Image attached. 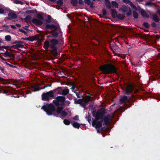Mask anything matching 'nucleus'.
<instances>
[{
	"label": "nucleus",
	"instance_id": "c03bdc74",
	"mask_svg": "<svg viewBox=\"0 0 160 160\" xmlns=\"http://www.w3.org/2000/svg\"><path fill=\"white\" fill-rule=\"evenodd\" d=\"M143 26L146 28H149V25L147 22H144L143 23Z\"/></svg>",
	"mask_w": 160,
	"mask_h": 160
},
{
	"label": "nucleus",
	"instance_id": "338daca9",
	"mask_svg": "<svg viewBox=\"0 0 160 160\" xmlns=\"http://www.w3.org/2000/svg\"><path fill=\"white\" fill-rule=\"evenodd\" d=\"M65 105H67L68 106H69V105L70 103V102L68 101H65Z\"/></svg>",
	"mask_w": 160,
	"mask_h": 160
},
{
	"label": "nucleus",
	"instance_id": "aec40b11",
	"mask_svg": "<svg viewBox=\"0 0 160 160\" xmlns=\"http://www.w3.org/2000/svg\"><path fill=\"white\" fill-rule=\"evenodd\" d=\"M8 15L11 18L10 19H16L17 17V14L14 12H10L8 14Z\"/></svg>",
	"mask_w": 160,
	"mask_h": 160
},
{
	"label": "nucleus",
	"instance_id": "e433bc0d",
	"mask_svg": "<svg viewBox=\"0 0 160 160\" xmlns=\"http://www.w3.org/2000/svg\"><path fill=\"white\" fill-rule=\"evenodd\" d=\"M63 123L66 125H68L70 124V122L68 119H65L63 120Z\"/></svg>",
	"mask_w": 160,
	"mask_h": 160
},
{
	"label": "nucleus",
	"instance_id": "774afa93",
	"mask_svg": "<svg viewBox=\"0 0 160 160\" xmlns=\"http://www.w3.org/2000/svg\"><path fill=\"white\" fill-rule=\"evenodd\" d=\"M12 97H14L15 98H19L20 96H19L17 95H12Z\"/></svg>",
	"mask_w": 160,
	"mask_h": 160
},
{
	"label": "nucleus",
	"instance_id": "a211bd4d",
	"mask_svg": "<svg viewBox=\"0 0 160 160\" xmlns=\"http://www.w3.org/2000/svg\"><path fill=\"white\" fill-rule=\"evenodd\" d=\"M24 47V45L19 43H17L16 45H12V48L19 49V48H23Z\"/></svg>",
	"mask_w": 160,
	"mask_h": 160
},
{
	"label": "nucleus",
	"instance_id": "0e129e2a",
	"mask_svg": "<svg viewBox=\"0 0 160 160\" xmlns=\"http://www.w3.org/2000/svg\"><path fill=\"white\" fill-rule=\"evenodd\" d=\"M131 7L132 9H134L136 10H137L136 7L134 4H133V5H132Z\"/></svg>",
	"mask_w": 160,
	"mask_h": 160
},
{
	"label": "nucleus",
	"instance_id": "cd10ccee",
	"mask_svg": "<svg viewBox=\"0 0 160 160\" xmlns=\"http://www.w3.org/2000/svg\"><path fill=\"white\" fill-rule=\"evenodd\" d=\"M105 5L106 7L108 9H110L111 8V5L110 1L109 0H105Z\"/></svg>",
	"mask_w": 160,
	"mask_h": 160
},
{
	"label": "nucleus",
	"instance_id": "9d476101",
	"mask_svg": "<svg viewBox=\"0 0 160 160\" xmlns=\"http://www.w3.org/2000/svg\"><path fill=\"white\" fill-rule=\"evenodd\" d=\"M32 22L36 26L41 25L43 24V22L42 21L36 18H33Z\"/></svg>",
	"mask_w": 160,
	"mask_h": 160
},
{
	"label": "nucleus",
	"instance_id": "c9c22d12",
	"mask_svg": "<svg viewBox=\"0 0 160 160\" xmlns=\"http://www.w3.org/2000/svg\"><path fill=\"white\" fill-rule=\"evenodd\" d=\"M133 16L134 18L137 19L138 17V14L136 11H134L133 12Z\"/></svg>",
	"mask_w": 160,
	"mask_h": 160
},
{
	"label": "nucleus",
	"instance_id": "a19ab883",
	"mask_svg": "<svg viewBox=\"0 0 160 160\" xmlns=\"http://www.w3.org/2000/svg\"><path fill=\"white\" fill-rule=\"evenodd\" d=\"M123 16L120 14H117L116 17L117 18L119 19L122 20L124 19Z\"/></svg>",
	"mask_w": 160,
	"mask_h": 160
},
{
	"label": "nucleus",
	"instance_id": "b1692460",
	"mask_svg": "<svg viewBox=\"0 0 160 160\" xmlns=\"http://www.w3.org/2000/svg\"><path fill=\"white\" fill-rule=\"evenodd\" d=\"M74 103L75 104H80L83 101V99H77L76 98L74 99Z\"/></svg>",
	"mask_w": 160,
	"mask_h": 160
},
{
	"label": "nucleus",
	"instance_id": "69168bd1",
	"mask_svg": "<svg viewBox=\"0 0 160 160\" xmlns=\"http://www.w3.org/2000/svg\"><path fill=\"white\" fill-rule=\"evenodd\" d=\"M123 1L125 3L128 4L130 2V0H123Z\"/></svg>",
	"mask_w": 160,
	"mask_h": 160
},
{
	"label": "nucleus",
	"instance_id": "bb28decb",
	"mask_svg": "<svg viewBox=\"0 0 160 160\" xmlns=\"http://www.w3.org/2000/svg\"><path fill=\"white\" fill-rule=\"evenodd\" d=\"M52 36H49L50 37H52L54 38H57L58 36V33L57 32H53L51 33Z\"/></svg>",
	"mask_w": 160,
	"mask_h": 160
},
{
	"label": "nucleus",
	"instance_id": "72a5a7b5",
	"mask_svg": "<svg viewBox=\"0 0 160 160\" xmlns=\"http://www.w3.org/2000/svg\"><path fill=\"white\" fill-rule=\"evenodd\" d=\"M112 5L113 6H114L115 7V8H118V4L115 1H112Z\"/></svg>",
	"mask_w": 160,
	"mask_h": 160
},
{
	"label": "nucleus",
	"instance_id": "49530a36",
	"mask_svg": "<svg viewBox=\"0 0 160 160\" xmlns=\"http://www.w3.org/2000/svg\"><path fill=\"white\" fill-rule=\"evenodd\" d=\"M86 118L87 119L88 122L90 123V122L91 121V117L90 115H88V117L86 116Z\"/></svg>",
	"mask_w": 160,
	"mask_h": 160
},
{
	"label": "nucleus",
	"instance_id": "4be33fe9",
	"mask_svg": "<svg viewBox=\"0 0 160 160\" xmlns=\"http://www.w3.org/2000/svg\"><path fill=\"white\" fill-rule=\"evenodd\" d=\"M128 100V97L126 96H123L120 99V102H121L125 103Z\"/></svg>",
	"mask_w": 160,
	"mask_h": 160
},
{
	"label": "nucleus",
	"instance_id": "6ab92c4d",
	"mask_svg": "<svg viewBox=\"0 0 160 160\" xmlns=\"http://www.w3.org/2000/svg\"><path fill=\"white\" fill-rule=\"evenodd\" d=\"M152 19L156 22H158L160 21L158 17L156 14H153L151 16Z\"/></svg>",
	"mask_w": 160,
	"mask_h": 160
},
{
	"label": "nucleus",
	"instance_id": "4468645a",
	"mask_svg": "<svg viewBox=\"0 0 160 160\" xmlns=\"http://www.w3.org/2000/svg\"><path fill=\"white\" fill-rule=\"evenodd\" d=\"M42 100L44 101H49L51 98L48 97L45 92L42 93Z\"/></svg>",
	"mask_w": 160,
	"mask_h": 160
},
{
	"label": "nucleus",
	"instance_id": "f704fd0d",
	"mask_svg": "<svg viewBox=\"0 0 160 160\" xmlns=\"http://www.w3.org/2000/svg\"><path fill=\"white\" fill-rule=\"evenodd\" d=\"M37 12V10L36 9H35L34 10H27L26 11V13L27 14H29L31 13H35Z\"/></svg>",
	"mask_w": 160,
	"mask_h": 160
},
{
	"label": "nucleus",
	"instance_id": "052dcab7",
	"mask_svg": "<svg viewBox=\"0 0 160 160\" xmlns=\"http://www.w3.org/2000/svg\"><path fill=\"white\" fill-rule=\"evenodd\" d=\"M4 13V10L2 8H0V14H3Z\"/></svg>",
	"mask_w": 160,
	"mask_h": 160
},
{
	"label": "nucleus",
	"instance_id": "473e14b6",
	"mask_svg": "<svg viewBox=\"0 0 160 160\" xmlns=\"http://www.w3.org/2000/svg\"><path fill=\"white\" fill-rule=\"evenodd\" d=\"M32 40L33 41L34 40L35 41H39L40 40V38L37 35H36L34 36H32Z\"/></svg>",
	"mask_w": 160,
	"mask_h": 160
},
{
	"label": "nucleus",
	"instance_id": "f03ea898",
	"mask_svg": "<svg viewBox=\"0 0 160 160\" xmlns=\"http://www.w3.org/2000/svg\"><path fill=\"white\" fill-rule=\"evenodd\" d=\"M58 40L55 38H53L50 40V48L52 49V53L54 56H57L58 55L56 45L58 44Z\"/></svg>",
	"mask_w": 160,
	"mask_h": 160
},
{
	"label": "nucleus",
	"instance_id": "20e7f679",
	"mask_svg": "<svg viewBox=\"0 0 160 160\" xmlns=\"http://www.w3.org/2000/svg\"><path fill=\"white\" fill-rule=\"evenodd\" d=\"M66 98L65 96H59L56 97L53 100V103L56 106H65V101Z\"/></svg>",
	"mask_w": 160,
	"mask_h": 160
},
{
	"label": "nucleus",
	"instance_id": "dca6fc26",
	"mask_svg": "<svg viewBox=\"0 0 160 160\" xmlns=\"http://www.w3.org/2000/svg\"><path fill=\"white\" fill-rule=\"evenodd\" d=\"M1 90L3 93L7 94L10 90V88L9 87H3L2 89Z\"/></svg>",
	"mask_w": 160,
	"mask_h": 160
},
{
	"label": "nucleus",
	"instance_id": "6e6552de",
	"mask_svg": "<svg viewBox=\"0 0 160 160\" xmlns=\"http://www.w3.org/2000/svg\"><path fill=\"white\" fill-rule=\"evenodd\" d=\"M133 90V86L131 84H128L126 88L125 94L126 95H129L132 93Z\"/></svg>",
	"mask_w": 160,
	"mask_h": 160
},
{
	"label": "nucleus",
	"instance_id": "1a4fd4ad",
	"mask_svg": "<svg viewBox=\"0 0 160 160\" xmlns=\"http://www.w3.org/2000/svg\"><path fill=\"white\" fill-rule=\"evenodd\" d=\"M112 118V117L110 115H107L106 116L102 118L103 121L104 123L103 125H105L107 126L108 125L110 122V121Z\"/></svg>",
	"mask_w": 160,
	"mask_h": 160
},
{
	"label": "nucleus",
	"instance_id": "39448f33",
	"mask_svg": "<svg viewBox=\"0 0 160 160\" xmlns=\"http://www.w3.org/2000/svg\"><path fill=\"white\" fill-rule=\"evenodd\" d=\"M95 111H93L92 114L93 117H95V119L102 120V118L105 113V110L104 109L102 108L98 111L95 115Z\"/></svg>",
	"mask_w": 160,
	"mask_h": 160
},
{
	"label": "nucleus",
	"instance_id": "7c9ffc66",
	"mask_svg": "<svg viewBox=\"0 0 160 160\" xmlns=\"http://www.w3.org/2000/svg\"><path fill=\"white\" fill-rule=\"evenodd\" d=\"M2 54L3 55V56L5 57H12V54L10 52L6 51L4 53H2Z\"/></svg>",
	"mask_w": 160,
	"mask_h": 160
},
{
	"label": "nucleus",
	"instance_id": "a18cd8bd",
	"mask_svg": "<svg viewBox=\"0 0 160 160\" xmlns=\"http://www.w3.org/2000/svg\"><path fill=\"white\" fill-rule=\"evenodd\" d=\"M46 22L48 23H50L51 21V17L49 15L48 16V19L46 20Z\"/></svg>",
	"mask_w": 160,
	"mask_h": 160
},
{
	"label": "nucleus",
	"instance_id": "c85d7f7f",
	"mask_svg": "<svg viewBox=\"0 0 160 160\" xmlns=\"http://www.w3.org/2000/svg\"><path fill=\"white\" fill-rule=\"evenodd\" d=\"M46 94L48 96V97L50 98H53L54 96V95H53V92L52 91H50L49 92H45Z\"/></svg>",
	"mask_w": 160,
	"mask_h": 160
},
{
	"label": "nucleus",
	"instance_id": "09e8293b",
	"mask_svg": "<svg viewBox=\"0 0 160 160\" xmlns=\"http://www.w3.org/2000/svg\"><path fill=\"white\" fill-rule=\"evenodd\" d=\"M34 89L33 92H36L39 91L41 89V88H40L38 86H36L34 87Z\"/></svg>",
	"mask_w": 160,
	"mask_h": 160
},
{
	"label": "nucleus",
	"instance_id": "f3484780",
	"mask_svg": "<svg viewBox=\"0 0 160 160\" xmlns=\"http://www.w3.org/2000/svg\"><path fill=\"white\" fill-rule=\"evenodd\" d=\"M141 14L142 16L144 18H149V16L148 14L143 9H142L141 11Z\"/></svg>",
	"mask_w": 160,
	"mask_h": 160
},
{
	"label": "nucleus",
	"instance_id": "4d7b16f0",
	"mask_svg": "<svg viewBox=\"0 0 160 160\" xmlns=\"http://www.w3.org/2000/svg\"><path fill=\"white\" fill-rule=\"evenodd\" d=\"M151 26L153 28L156 27L157 26V24L155 22H152L151 24Z\"/></svg>",
	"mask_w": 160,
	"mask_h": 160
},
{
	"label": "nucleus",
	"instance_id": "13d9d810",
	"mask_svg": "<svg viewBox=\"0 0 160 160\" xmlns=\"http://www.w3.org/2000/svg\"><path fill=\"white\" fill-rule=\"evenodd\" d=\"M78 3L80 5H83L84 4V2L82 0H79Z\"/></svg>",
	"mask_w": 160,
	"mask_h": 160
},
{
	"label": "nucleus",
	"instance_id": "6e6d98bb",
	"mask_svg": "<svg viewBox=\"0 0 160 160\" xmlns=\"http://www.w3.org/2000/svg\"><path fill=\"white\" fill-rule=\"evenodd\" d=\"M80 105L81 107L83 108H85L86 106V104H85L84 102L83 103L82 102Z\"/></svg>",
	"mask_w": 160,
	"mask_h": 160
},
{
	"label": "nucleus",
	"instance_id": "393cba45",
	"mask_svg": "<svg viewBox=\"0 0 160 160\" xmlns=\"http://www.w3.org/2000/svg\"><path fill=\"white\" fill-rule=\"evenodd\" d=\"M111 15L112 17L113 18H116L117 16V12L116 10L114 9H111Z\"/></svg>",
	"mask_w": 160,
	"mask_h": 160
},
{
	"label": "nucleus",
	"instance_id": "f8f14e48",
	"mask_svg": "<svg viewBox=\"0 0 160 160\" xmlns=\"http://www.w3.org/2000/svg\"><path fill=\"white\" fill-rule=\"evenodd\" d=\"M91 95L90 93H89L88 95L86 96L84 98L83 102H84L87 104H88L89 102L91 100Z\"/></svg>",
	"mask_w": 160,
	"mask_h": 160
},
{
	"label": "nucleus",
	"instance_id": "a878e982",
	"mask_svg": "<svg viewBox=\"0 0 160 160\" xmlns=\"http://www.w3.org/2000/svg\"><path fill=\"white\" fill-rule=\"evenodd\" d=\"M73 127L78 129L80 126L81 124L76 122H74L72 123Z\"/></svg>",
	"mask_w": 160,
	"mask_h": 160
},
{
	"label": "nucleus",
	"instance_id": "9b49d317",
	"mask_svg": "<svg viewBox=\"0 0 160 160\" xmlns=\"http://www.w3.org/2000/svg\"><path fill=\"white\" fill-rule=\"evenodd\" d=\"M45 28L46 29H49L50 30H52L54 29H58V28L55 25L53 24L50 25L49 24H47L46 25Z\"/></svg>",
	"mask_w": 160,
	"mask_h": 160
},
{
	"label": "nucleus",
	"instance_id": "603ef678",
	"mask_svg": "<svg viewBox=\"0 0 160 160\" xmlns=\"http://www.w3.org/2000/svg\"><path fill=\"white\" fill-rule=\"evenodd\" d=\"M151 4H152L154 5H155L154 3L152 2H147L146 3V6H150L151 5Z\"/></svg>",
	"mask_w": 160,
	"mask_h": 160
},
{
	"label": "nucleus",
	"instance_id": "423d86ee",
	"mask_svg": "<svg viewBox=\"0 0 160 160\" xmlns=\"http://www.w3.org/2000/svg\"><path fill=\"white\" fill-rule=\"evenodd\" d=\"M98 119H94L92 122V124L93 127H95L96 129H98V132L99 130L102 128V123L103 120H100L99 121Z\"/></svg>",
	"mask_w": 160,
	"mask_h": 160
},
{
	"label": "nucleus",
	"instance_id": "ddd939ff",
	"mask_svg": "<svg viewBox=\"0 0 160 160\" xmlns=\"http://www.w3.org/2000/svg\"><path fill=\"white\" fill-rule=\"evenodd\" d=\"M51 91H52L54 95L55 94H61V91H62V88L61 87H58L57 88Z\"/></svg>",
	"mask_w": 160,
	"mask_h": 160
},
{
	"label": "nucleus",
	"instance_id": "5701e85b",
	"mask_svg": "<svg viewBox=\"0 0 160 160\" xmlns=\"http://www.w3.org/2000/svg\"><path fill=\"white\" fill-rule=\"evenodd\" d=\"M69 90L68 88L63 89L62 91H61V95L64 96L66 95L69 93Z\"/></svg>",
	"mask_w": 160,
	"mask_h": 160
},
{
	"label": "nucleus",
	"instance_id": "37998d69",
	"mask_svg": "<svg viewBox=\"0 0 160 160\" xmlns=\"http://www.w3.org/2000/svg\"><path fill=\"white\" fill-rule=\"evenodd\" d=\"M57 4L58 5L61 6L63 4L62 0H59L57 1Z\"/></svg>",
	"mask_w": 160,
	"mask_h": 160
},
{
	"label": "nucleus",
	"instance_id": "680f3d73",
	"mask_svg": "<svg viewBox=\"0 0 160 160\" xmlns=\"http://www.w3.org/2000/svg\"><path fill=\"white\" fill-rule=\"evenodd\" d=\"M76 87L75 86V85L74 84H73L72 85V87L70 88V89H71L72 91H73Z\"/></svg>",
	"mask_w": 160,
	"mask_h": 160
},
{
	"label": "nucleus",
	"instance_id": "79ce46f5",
	"mask_svg": "<svg viewBox=\"0 0 160 160\" xmlns=\"http://www.w3.org/2000/svg\"><path fill=\"white\" fill-rule=\"evenodd\" d=\"M37 18L41 20H43L44 19V17L41 14H37Z\"/></svg>",
	"mask_w": 160,
	"mask_h": 160
},
{
	"label": "nucleus",
	"instance_id": "8fccbe9b",
	"mask_svg": "<svg viewBox=\"0 0 160 160\" xmlns=\"http://www.w3.org/2000/svg\"><path fill=\"white\" fill-rule=\"evenodd\" d=\"M12 47L11 46H4V49H6L7 50H10L11 48Z\"/></svg>",
	"mask_w": 160,
	"mask_h": 160
},
{
	"label": "nucleus",
	"instance_id": "f257e3e1",
	"mask_svg": "<svg viewBox=\"0 0 160 160\" xmlns=\"http://www.w3.org/2000/svg\"><path fill=\"white\" fill-rule=\"evenodd\" d=\"M99 68L105 74L117 73V68L112 64H104L100 66Z\"/></svg>",
	"mask_w": 160,
	"mask_h": 160
},
{
	"label": "nucleus",
	"instance_id": "ea45409f",
	"mask_svg": "<svg viewBox=\"0 0 160 160\" xmlns=\"http://www.w3.org/2000/svg\"><path fill=\"white\" fill-rule=\"evenodd\" d=\"M5 39L7 41H10L11 39V36L9 35H8L5 36Z\"/></svg>",
	"mask_w": 160,
	"mask_h": 160
},
{
	"label": "nucleus",
	"instance_id": "7ed1b4c3",
	"mask_svg": "<svg viewBox=\"0 0 160 160\" xmlns=\"http://www.w3.org/2000/svg\"><path fill=\"white\" fill-rule=\"evenodd\" d=\"M41 109L46 112L47 114L49 115H52V112H55L56 111V108L52 103L43 105Z\"/></svg>",
	"mask_w": 160,
	"mask_h": 160
},
{
	"label": "nucleus",
	"instance_id": "bf43d9fd",
	"mask_svg": "<svg viewBox=\"0 0 160 160\" xmlns=\"http://www.w3.org/2000/svg\"><path fill=\"white\" fill-rule=\"evenodd\" d=\"M73 120H79L78 118V116L77 115L76 116H75L73 118Z\"/></svg>",
	"mask_w": 160,
	"mask_h": 160
},
{
	"label": "nucleus",
	"instance_id": "de8ad7c7",
	"mask_svg": "<svg viewBox=\"0 0 160 160\" xmlns=\"http://www.w3.org/2000/svg\"><path fill=\"white\" fill-rule=\"evenodd\" d=\"M25 39L26 40H28L31 42H33V40H32V37H29L28 38H25Z\"/></svg>",
	"mask_w": 160,
	"mask_h": 160
},
{
	"label": "nucleus",
	"instance_id": "2f4dec72",
	"mask_svg": "<svg viewBox=\"0 0 160 160\" xmlns=\"http://www.w3.org/2000/svg\"><path fill=\"white\" fill-rule=\"evenodd\" d=\"M71 4L74 6H77L78 3V0H71Z\"/></svg>",
	"mask_w": 160,
	"mask_h": 160
},
{
	"label": "nucleus",
	"instance_id": "412c9836",
	"mask_svg": "<svg viewBox=\"0 0 160 160\" xmlns=\"http://www.w3.org/2000/svg\"><path fill=\"white\" fill-rule=\"evenodd\" d=\"M50 42L49 41H46L44 43L43 47L44 49H48L49 47H50Z\"/></svg>",
	"mask_w": 160,
	"mask_h": 160
},
{
	"label": "nucleus",
	"instance_id": "3c124183",
	"mask_svg": "<svg viewBox=\"0 0 160 160\" xmlns=\"http://www.w3.org/2000/svg\"><path fill=\"white\" fill-rule=\"evenodd\" d=\"M75 93H76V95L77 97V98H80L81 97V95L80 94V92H74Z\"/></svg>",
	"mask_w": 160,
	"mask_h": 160
},
{
	"label": "nucleus",
	"instance_id": "864d4df0",
	"mask_svg": "<svg viewBox=\"0 0 160 160\" xmlns=\"http://www.w3.org/2000/svg\"><path fill=\"white\" fill-rule=\"evenodd\" d=\"M102 13L103 15H106L107 14V12L105 8H103L102 10Z\"/></svg>",
	"mask_w": 160,
	"mask_h": 160
},
{
	"label": "nucleus",
	"instance_id": "0eeeda50",
	"mask_svg": "<svg viewBox=\"0 0 160 160\" xmlns=\"http://www.w3.org/2000/svg\"><path fill=\"white\" fill-rule=\"evenodd\" d=\"M121 9L123 12L126 13L127 16H129L131 15V10L129 7L123 5L122 6Z\"/></svg>",
	"mask_w": 160,
	"mask_h": 160
},
{
	"label": "nucleus",
	"instance_id": "58836bf2",
	"mask_svg": "<svg viewBox=\"0 0 160 160\" xmlns=\"http://www.w3.org/2000/svg\"><path fill=\"white\" fill-rule=\"evenodd\" d=\"M61 114L62 117L63 118L68 115L67 112L64 110L62 111V112L61 113Z\"/></svg>",
	"mask_w": 160,
	"mask_h": 160
},
{
	"label": "nucleus",
	"instance_id": "5fc2aeb1",
	"mask_svg": "<svg viewBox=\"0 0 160 160\" xmlns=\"http://www.w3.org/2000/svg\"><path fill=\"white\" fill-rule=\"evenodd\" d=\"M84 2L86 4L89 5L91 2L90 0H84Z\"/></svg>",
	"mask_w": 160,
	"mask_h": 160
},
{
	"label": "nucleus",
	"instance_id": "e2e57ef3",
	"mask_svg": "<svg viewBox=\"0 0 160 160\" xmlns=\"http://www.w3.org/2000/svg\"><path fill=\"white\" fill-rule=\"evenodd\" d=\"M15 3L18 4H23V3L21 1H19V0H16L15 1Z\"/></svg>",
	"mask_w": 160,
	"mask_h": 160
},
{
	"label": "nucleus",
	"instance_id": "2eb2a0df",
	"mask_svg": "<svg viewBox=\"0 0 160 160\" xmlns=\"http://www.w3.org/2000/svg\"><path fill=\"white\" fill-rule=\"evenodd\" d=\"M64 106H58V107L57 108V109H56L55 112L58 114H61V112H62V111H63V110L64 109Z\"/></svg>",
	"mask_w": 160,
	"mask_h": 160
},
{
	"label": "nucleus",
	"instance_id": "4c0bfd02",
	"mask_svg": "<svg viewBox=\"0 0 160 160\" xmlns=\"http://www.w3.org/2000/svg\"><path fill=\"white\" fill-rule=\"evenodd\" d=\"M7 80L6 79H3V78L0 77V83L4 84L6 83L5 82Z\"/></svg>",
	"mask_w": 160,
	"mask_h": 160
},
{
	"label": "nucleus",
	"instance_id": "c756f323",
	"mask_svg": "<svg viewBox=\"0 0 160 160\" xmlns=\"http://www.w3.org/2000/svg\"><path fill=\"white\" fill-rule=\"evenodd\" d=\"M32 17L30 15H27L26 16L25 18H24L25 21L26 22H32L31 18Z\"/></svg>",
	"mask_w": 160,
	"mask_h": 160
}]
</instances>
